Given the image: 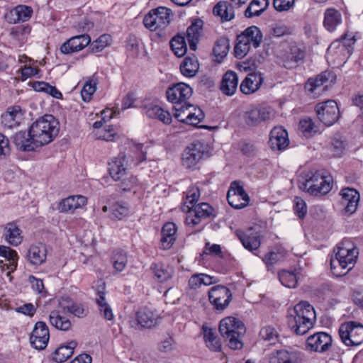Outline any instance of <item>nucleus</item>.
I'll use <instances>...</instances> for the list:
<instances>
[{
	"label": "nucleus",
	"mask_w": 363,
	"mask_h": 363,
	"mask_svg": "<svg viewBox=\"0 0 363 363\" xmlns=\"http://www.w3.org/2000/svg\"><path fill=\"white\" fill-rule=\"evenodd\" d=\"M264 82V77L260 72L248 74L242 81L240 89L244 94H251L258 91Z\"/></svg>",
	"instance_id": "obj_22"
},
{
	"label": "nucleus",
	"mask_w": 363,
	"mask_h": 363,
	"mask_svg": "<svg viewBox=\"0 0 363 363\" xmlns=\"http://www.w3.org/2000/svg\"><path fill=\"white\" fill-rule=\"evenodd\" d=\"M294 211L300 218H304L307 212L305 201L301 198L296 197L294 199Z\"/></svg>",
	"instance_id": "obj_59"
},
{
	"label": "nucleus",
	"mask_w": 363,
	"mask_h": 363,
	"mask_svg": "<svg viewBox=\"0 0 363 363\" xmlns=\"http://www.w3.org/2000/svg\"><path fill=\"white\" fill-rule=\"evenodd\" d=\"M279 279L281 283L286 287L295 288L298 279L296 274L287 270H282L279 273Z\"/></svg>",
	"instance_id": "obj_49"
},
{
	"label": "nucleus",
	"mask_w": 363,
	"mask_h": 363,
	"mask_svg": "<svg viewBox=\"0 0 363 363\" xmlns=\"http://www.w3.org/2000/svg\"><path fill=\"white\" fill-rule=\"evenodd\" d=\"M91 42L89 35L86 34L74 36L64 43L60 47L63 54H70L84 49Z\"/></svg>",
	"instance_id": "obj_21"
},
{
	"label": "nucleus",
	"mask_w": 363,
	"mask_h": 363,
	"mask_svg": "<svg viewBox=\"0 0 363 363\" xmlns=\"http://www.w3.org/2000/svg\"><path fill=\"white\" fill-rule=\"evenodd\" d=\"M229 49L230 42L228 38L223 37L216 42L213 51L218 62H220L225 57H226Z\"/></svg>",
	"instance_id": "obj_44"
},
{
	"label": "nucleus",
	"mask_w": 363,
	"mask_h": 363,
	"mask_svg": "<svg viewBox=\"0 0 363 363\" xmlns=\"http://www.w3.org/2000/svg\"><path fill=\"white\" fill-rule=\"evenodd\" d=\"M17 112L15 111H7L1 116V123L8 128H12L18 125L16 121Z\"/></svg>",
	"instance_id": "obj_53"
},
{
	"label": "nucleus",
	"mask_w": 363,
	"mask_h": 363,
	"mask_svg": "<svg viewBox=\"0 0 363 363\" xmlns=\"http://www.w3.org/2000/svg\"><path fill=\"white\" fill-rule=\"evenodd\" d=\"M158 315L149 308H144L136 313L138 325L143 328H150L157 323Z\"/></svg>",
	"instance_id": "obj_36"
},
{
	"label": "nucleus",
	"mask_w": 363,
	"mask_h": 363,
	"mask_svg": "<svg viewBox=\"0 0 363 363\" xmlns=\"http://www.w3.org/2000/svg\"><path fill=\"white\" fill-rule=\"evenodd\" d=\"M182 74L188 77L196 75L199 70V63L196 57H187L180 65Z\"/></svg>",
	"instance_id": "obj_42"
},
{
	"label": "nucleus",
	"mask_w": 363,
	"mask_h": 363,
	"mask_svg": "<svg viewBox=\"0 0 363 363\" xmlns=\"http://www.w3.org/2000/svg\"><path fill=\"white\" fill-rule=\"evenodd\" d=\"M154 274L160 282H164L172 278L174 274L172 267L162 263L155 264L152 266Z\"/></svg>",
	"instance_id": "obj_41"
},
{
	"label": "nucleus",
	"mask_w": 363,
	"mask_h": 363,
	"mask_svg": "<svg viewBox=\"0 0 363 363\" xmlns=\"http://www.w3.org/2000/svg\"><path fill=\"white\" fill-rule=\"evenodd\" d=\"M275 113L272 108L259 105L252 106L244 113V119L247 125L256 126L262 123L269 121L274 118Z\"/></svg>",
	"instance_id": "obj_12"
},
{
	"label": "nucleus",
	"mask_w": 363,
	"mask_h": 363,
	"mask_svg": "<svg viewBox=\"0 0 363 363\" xmlns=\"http://www.w3.org/2000/svg\"><path fill=\"white\" fill-rule=\"evenodd\" d=\"M203 339L206 346L213 351H219L221 348L220 341L216 336L213 330L208 327L203 326Z\"/></svg>",
	"instance_id": "obj_43"
},
{
	"label": "nucleus",
	"mask_w": 363,
	"mask_h": 363,
	"mask_svg": "<svg viewBox=\"0 0 363 363\" xmlns=\"http://www.w3.org/2000/svg\"><path fill=\"white\" fill-rule=\"evenodd\" d=\"M111 218L122 220L129 214V206L124 202H116L110 207Z\"/></svg>",
	"instance_id": "obj_45"
},
{
	"label": "nucleus",
	"mask_w": 363,
	"mask_h": 363,
	"mask_svg": "<svg viewBox=\"0 0 363 363\" xmlns=\"http://www.w3.org/2000/svg\"><path fill=\"white\" fill-rule=\"evenodd\" d=\"M342 18L340 11L329 8L324 13L323 26L329 32H333L342 23Z\"/></svg>",
	"instance_id": "obj_32"
},
{
	"label": "nucleus",
	"mask_w": 363,
	"mask_h": 363,
	"mask_svg": "<svg viewBox=\"0 0 363 363\" xmlns=\"http://www.w3.org/2000/svg\"><path fill=\"white\" fill-rule=\"evenodd\" d=\"M86 202V198L83 196H71L61 201L58 210L62 213H73L76 209L85 206Z\"/></svg>",
	"instance_id": "obj_28"
},
{
	"label": "nucleus",
	"mask_w": 363,
	"mask_h": 363,
	"mask_svg": "<svg viewBox=\"0 0 363 363\" xmlns=\"http://www.w3.org/2000/svg\"><path fill=\"white\" fill-rule=\"evenodd\" d=\"M108 172L115 181H121L123 191L130 190L137 182V179L133 176L127 177V161L124 153H120L108 162Z\"/></svg>",
	"instance_id": "obj_7"
},
{
	"label": "nucleus",
	"mask_w": 363,
	"mask_h": 363,
	"mask_svg": "<svg viewBox=\"0 0 363 363\" xmlns=\"http://www.w3.org/2000/svg\"><path fill=\"white\" fill-rule=\"evenodd\" d=\"M333 187V178L323 171L311 170L305 175V181L299 188L310 195L320 196L327 194Z\"/></svg>",
	"instance_id": "obj_5"
},
{
	"label": "nucleus",
	"mask_w": 363,
	"mask_h": 363,
	"mask_svg": "<svg viewBox=\"0 0 363 363\" xmlns=\"http://www.w3.org/2000/svg\"><path fill=\"white\" fill-rule=\"evenodd\" d=\"M189 208L186 223L189 225L195 226L199 224L202 219L214 217V209L207 203H201L196 206H187Z\"/></svg>",
	"instance_id": "obj_14"
},
{
	"label": "nucleus",
	"mask_w": 363,
	"mask_h": 363,
	"mask_svg": "<svg viewBox=\"0 0 363 363\" xmlns=\"http://www.w3.org/2000/svg\"><path fill=\"white\" fill-rule=\"evenodd\" d=\"M50 339V333L48 325L45 322L38 321L30 337L31 345L39 350L45 349Z\"/></svg>",
	"instance_id": "obj_18"
},
{
	"label": "nucleus",
	"mask_w": 363,
	"mask_h": 363,
	"mask_svg": "<svg viewBox=\"0 0 363 363\" xmlns=\"http://www.w3.org/2000/svg\"><path fill=\"white\" fill-rule=\"evenodd\" d=\"M339 336L346 346H357L363 341V325L356 321H347L339 328Z\"/></svg>",
	"instance_id": "obj_9"
},
{
	"label": "nucleus",
	"mask_w": 363,
	"mask_h": 363,
	"mask_svg": "<svg viewBox=\"0 0 363 363\" xmlns=\"http://www.w3.org/2000/svg\"><path fill=\"white\" fill-rule=\"evenodd\" d=\"M192 89L185 83H177L169 87L166 91L167 100L174 105L188 102L192 95Z\"/></svg>",
	"instance_id": "obj_16"
},
{
	"label": "nucleus",
	"mask_w": 363,
	"mask_h": 363,
	"mask_svg": "<svg viewBox=\"0 0 363 363\" xmlns=\"http://www.w3.org/2000/svg\"><path fill=\"white\" fill-rule=\"evenodd\" d=\"M316 320L313 307L306 301H301L288 310L287 323L298 335H305L311 329Z\"/></svg>",
	"instance_id": "obj_2"
},
{
	"label": "nucleus",
	"mask_w": 363,
	"mask_h": 363,
	"mask_svg": "<svg viewBox=\"0 0 363 363\" xmlns=\"http://www.w3.org/2000/svg\"><path fill=\"white\" fill-rule=\"evenodd\" d=\"M246 331L245 325L234 317H226L220 321L219 333L232 350H240L243 347L242 337Z\"/></svg>",
	"instance_id": "obj_4"
},
{
	"label": "nucleus",
	"mask_w": 363,
	"mask_h": 363,
	"mask_svg": "<svg viewBox=\"0 0 363 363\" xmlns=\"http://www.w3.org/2000/svg\"><path fill=\"white\" fill-rule=\"evenodd\" d=\"M333 340L330 335L326 333H317L308 337L306 347L307 350L317 352L328 351L332 346Z\"/></svg>",
	"instance_id": "obj_19"
},
{
	"label": "nucleus",
	"mask_w": 363,
	"mask_h": 363,
	"mask_svg": "<svg viewBox=\"0 0 363 363\" xmlns=\"http://www.w3.org/2000/svg\"><path fill=\"white\" fill-rule=\"evenodd\" d=\"M0 257L6 258L9 262V263L3 264V261H1L0 263L2 264L1 267L3 270H4L5 268L9 270L7 273V275H9L11 272L16 269L18 259L17 252L9 247L0 245Z\"/></svg>",
	"instance_id": "obj_33"
},
{
	"label": "nucleus",
	"mask_w": 363,
	"mask_h": 363,
	"mask_svg": "<svg viewBox=\"0 0 363 363\" xmlns=\"http://www.w3.org/2000/svg\"><path fill=\"white\" fill-rule=\"evenodd\" d=\"M359 250L350 240L345 239L334 249L330 258V269L336 277L347 274L355 265Z\"/></svg>",
	"instance_id": "obj_1"
},
{
	"label": "nucleus",
	"mask_w": 363,
	"mask_h": 363,
	"mask_svg": "<svg viewBox=\"0 0 363 363\" xmlns=\"http://www.w3.org/2000/svg\"><path fill=\"white\" fill-rule=\"evenodd\" d=\"M294 3V0H274L273 5L278 11L289 10Z\"/></svg>",
	"instance_id": "obj_64"
},
{
	"label": "nucleus",
	"mask_w": 363,
	"mask_h": 363,
	"mask_svg": "<svg viewBox=\"0 0 363 363\" xmlns=\"http://www.w3.org/2000/svg\"><path fill=\"white\" fill-rule=\"evenodd\" d=\"M289 144L288 133L282 127H274L270 132L269 145L273 150H283Z\"/></svg>",
	"instance_id": "obj_20"
},
{
	"label": "nucleus",
	"mask_w": 363,
	"mask_h": 363,
	"mask_svg": "<svg viewBox=\"0 0 363 363\" xmlns=\"http://www.w3.org/2000/svg\"><path fill=\"white\" fill-rule=\"evenodd\" d=\"M21 230L14 223H9L4 229L3 237L11 245L18 246L22 242Z\"/></svg>",
	"instance_id": "obj_34"
},
{
	"label": "nucleus",
	"mask_w": 363,
	"mask_h": 363,
	"mask_svg": "<svg viewBox=\"0 0 363 363\" xmlns=\"http://www.w3.org/2000/svg\"><path fill=\"white\" fill-rule=\"evenodd\" d=\"M60 124L52 115H45L33 122L30 127V134L34 137L39 147L52 142L58 135Z\"/></svg>",
	"instance_id": "obj_3"
},
{
	"label": "nucleus",
	"mask_w": 363,
	"mask_h": 363,
	"mask_svg": "<svg viewBox=\"0 0 363 363\" xmlns=\"http://www.w3.org/2000/svg\"><path fill=\"white\" fill-rule=\"evenodd\" d=\"M306 57L305 48L296 43H291L283 57V65L287 69L296 67Z\"/></svg>",
	"instance_id": "obj_17"
},
{
	"label": "nucleus",
	"mask_w": 363,
	"mask_h": 363,
	"mask_svg": "<svg viewBox=\"0 0 363 363\" xmlns=\"http://www.w3.org/2000/svg\"><path fill=\"white\" fill-rule=\"evenodd\" d=\"M143 111L150 118L157 119L161 113V107L153 104H148L143 106Z\"/></svg>",
	"instance_id": "obj_56"
},
{
	"label": "nucleus",
	"mask_w": 363,
	"mask_h": 363,
	"mask_svg": "<svg viewBox=\"0 0 363 363\" xmlns=\"http://www.w3.org/2000/svg\"><path fill=\"white\" fill-rule=\"evenodd\" d=\"M171 48L175 55L180 57L185 55L187 50L185 38L181 35H177L170 42Z\"/></svg>",
	"instance_id": "obj_46"
},
{
	"label": "nucleus",
	"mask_w": 363,
	"mask_h": 363,
	"mask_svg": "<svg viewBox=\"0 0 363 363\" xmlns=\"http://www.w3.org/2000/svg\"><path fill=\"white\" fill-rule=\"evenodd\" d=\"M236 235L243 247L250 251L257 250L261 245L259 234L254 232L252 229H249L247 233L242 230H236Z\"/></svg>",
	"instance_id": "obj_26"
},
{
	"label": "nucleus",
	"mask_w": 363,
	"mask_h": 363,
	"mask_svg": "<svg viewBox=\"0 0 363 363\" xmlns=\"http://www.w3.org/2000/svg\"><path fill=\"white\" fill-rule=\"evenodd\" d=\"M172 12L166 7H158L151 10L144 18L145 26L150 30L164 29L171 22Z\"/></svg>",
	"instance_id": "obj_11"
},
{
	"label": "nucleus",
	"mask_w": 363,
	"mask_h": 363,
	"mask_svg": "<svg viewBox=\"0 0 363 363\" xmlns=\"http://www.w3.org/2000/svg\"><path fill=\"white\" fill-rule=\"evenodd\" d=\"M33 9L26 5H18L9 11L5 15V18L9 23H18L28 21L32 16Z\"/></svg>",
	"instance_id": "obj_25"
},
{
	"label": "nucleus",
	"mask_w": 363,
	"mask_h": 363,
	"mask_svg": "<svg viewBox=\"0 0 363 363\" xmlns=\"http://www.w3.org/2000/svg\"><path fill=\"white\" fill-rule=\"evenodd\" d=\"M60 306L63 311L73 314L77 318H84L86 316L88 311L83 304L72 301L69 297L63 298L60 301Z\"/></svg>",
	"instance_id": "obj_35"
},
{
	"label": "nucleus",
	"mask_w": 363,
	"mask_h": 363,
	"mask_svg": "<svg viewBox=\"0 0 363 363\" xmlns=\"http://www.w3.org/2000/svg\"><path fill=\"white\" fill-rule=\"evenodd\" d=\"M342 204L345 206V211L348 214L354 213L359 201V192L352 188H346L341 191Z\"/></svg>",
	"instance_id": "obj_24"
},
{
	"label": "nucleus",
	"mask_w": 363,
	"mask_h": 363,
	"mask_svg": "<svg viewBox=\"0 0 363 363\" xmlns=\"http://www.w3.org/2000/svg\"><path fill=\"white\" fill-rule=\"evenodd\" d=\"M177 228L173 223H167L162 229L161 246L163 250L169 249L176 240Z\"/></svg>",
	"instance_id": "obj_37"
},
{
	"label": "nucleus",
	"mask_w": 363,
	"mask_h": 363,
	"mask_svg": "<svg viewBox=\"0 0 363 363\" xmlns=\"http://www.w3.org/2000/svg\"><path fill=\"white\" fill-rule=\"evenodd\" d=\"M13 143L17 149L24 152L33 151L40 147L35 143L34 137L30 134V128L28 131H19L13 136Z\"/></svg>",
	"instance_id": "obj_23"
},
{
	"label": "nucleus",
	"mask_w": 363,
	"mask_h": 363,
	"mask_svg": "<svg viewBox=\"0 0 363 363\" xmlns=\"http://www.w3.org/2000/svg\"><path fill=\"white\" fill-rule=\"evenodd\" d=\"M77 342L71 341L67 345H62L58 347L54 352L53 359L58 363H62L72 357Z\"/></svg>",
	"instance_id": "obj_39"
},
{
	"label": "nucleus",
	"mask_w": 363,
	"mask_h": 363,
	"mask_svg": "<svg viewBox=\"0 0 363 363\" xmlns=\"http://www.w3.org/2000/svg\"><path fill=\"white\" fill-rule=\"evenodd\" d=\"M209 156V147L197 140L189 144L182 154V164L186 168L194 167L201 160Z\"/></svg>",
	"instance_id": "obj_10"
},
{
	"label": "nucleus",
	"mask_w": 363,
	"mask_h": 363,
	"mask_svg": "<svg viewBox=\"0 0 363 363\" xmlns=\"http://www.w3.org/2000/svg\"><path fill=\"white\" fill-rule=\"evenodd\" d=\"M260 338L270 345L275 344L278 341L279 334L277 330L272 325H265L259 331Z\"/></svg>",
	"instance_id": "obj_47"
},
{
	"label": "nucleus",
	"mask_w": 363,
	"mask_h": 363,
	"mask_svg": "<svg viewBox=\"0 0 363 363\" xmlns=\"http://www.w3.org/2000/svg\"><path fill=\"white\" fill-rule=\"evenodd\" d=\"M228 191H231L232 194L238 196V197L241 198V199H246L247 201H249V196L245 192L243 187L240 186L236 181L231 183L230 189Z\"/></svg>",
	"instance_id": "obj_60"
},
{
	"label": "nucleus",
	"mask_w": 363,
	"mask_h": 363,
	"mask_svg": "<svg viewBox=\"0 0 363 363\" xmlns=\"http://www.w3.org/2000/svg\"><path fill=\"white\" fill-rule=\"evenodd\" d=\"M283 259V255L280 252H270L267 254L263 261L267 265H273Z\"/></svg>",
	"instance_id": "obj_63"
},
{
	"label": "nucleus",
	"mask_w": 363,
	"mask_h": 363,
	"mask_svg": "<svg viewBox=\"0 0 363 363\" xmlns=\"http://www.w3.org/2000/svg\"><path fill=\"white\" fill-rule=\"evenodd\" d=\"M28 261L33 265L43 264L47 258L46 246L42 243L31 245L26 255Z\"/></svg>",
	"instance_id": "obj_30"
},
{
	"label": "nucleus",
	"mask_w": 363,
	"mask_h": 363,
	"mask_svg": "<svg viewBox=\"0 0 363 363\" xmlns=\"http://www.w3.org/2000/svg\"><path fill=\"white\" fill-rule=\"evenodd\" d=\"M97 135L98 139L106 141H113L118 137L113 126H108V128L102 130Z\"/></svg>",
	"instance_id": "obj_57"
},
{
	"label": "nucleus",
	"mask_w": 363,
	"mask_h": 363,
	"mask_svg": "<svg viewBox=\"0 0 363 363\" xmlns=\"http://www.w3.org/2000/svg\"><path fill=\"white\" fill-rule=\"evenodd\" d=\"M299 129L306 137H311L317 131L313 121L311 118H304L299 122Z\"/></svg>",
	"instance_id": "obj_51"
},
{
	"label": "nucleus",
	"mask_w": 363,
	"mask_h": 363,
	"mask_svg": "<svg viewBox=\"0 0 363 363\" xmlns=\"http://www.w3.org/2000/svg\"><path fill=\"white\" fill-rule=\"evenodd\" d=\"M269 363H300L298 354L295 351L277 350L268 356Z\"/></svg>",
	"instance_id": "obj_27"
},
{
	"label": "nucleus",
	"mask_w": 363,
	"mask_h": 363,
	"mask_svg": "<svg viewBox=\"0 0 363 363\" xmlns=\"http://www.w3.org/2000/svg\"><path fill=\"white\" fill-rule=\"evenodd\" d=\"M96 82L93 79H88L83 86L81 96L84 101L89 102L96 90Z\"/></svg>",
	"instance_id": "obj_50"
},
{
	"label": "nucleus",
	"mask_w": 363,
	"mask_h": 363,
	"mask_svg": "<svg viewBox=\"0 0 363 363\" xmlns=\"http://www.w3.org/2000/svg\"><path fill=\"white\" fill-rule=\"evenodd\" d=\"M269 4V0H252L245 10V16L252 18L260 16L267 9Z\"/></svg>",
	"instance_id": "obj_40"
},
{
	"label": "nucleus",
	"mask_w": 363,
	"mask_h": 363,
	"mask_svg": "<svg viewBox=\"0 0 363 363\" xmlns=\"http://www.w3.org/2000/svg\"><path fill=\"white\" fill-rule=\"evenodd\" d=\"M110 36L103 35L91 44V49L93 52L101 51L109 45Z\"/></svg>",
	"instance_id": "obj_54"
},
{
	"label": "nucleus",
	"mask_w": 363,
	"mask_h": 363,
	"mask_svg": "<svg viewBox=\"0 0 363 363\" xmlns=\"http://www.w3.org/2000/svg\"><path fill=\"white\" fill-rule=\"evenodd\" d=\"M174 111L175 118L191 125L196 126L204 119L202 110L189 102L174 105Z\"/></svg>",
	"instance_id": "obj_8"
},
{
	"label": "nucleus",
	"mask_w": 363,
	"mask_h": 363,
	"mask_svg": "<svg viewBox=\"0 0 363 363\" xmlns=\"http://www.w3.org/2000/svg\"><path fill=\"white\" fill-rule=\"evenodd\" d=\"M262 39V33L258 27L252 26L247 28L237 37L234 48L235 56L239 58L245 57L251 48H259Z\"/></svg>",
	"instance_id": "obj_6"
},
{
	"label": "nucleus",
	"mask_w": 363,
	"mask_h": 363,
	"mask_svg": "<svg viewBox=\"0 0 363 363\" xmlns=\"http://www.w3.org/2000/svg\"><path fill=\"white\" fill-rule=\"evenodd\" d=\"M65 311L60 306V308L53 310L50 313L49 321L52 326L56 329L68 331L72 328V323L67 318L65 317L62 313Z\"/></svg>",
	"instance_id": "obj_29"
},
{
	"label": "nucleus",
	"mask_w": 363,
	"mask_h": 363,
	"mask_svg": "<svg viewBox=\"0 0 363 363\" xmlns=\"http://www.w3.org/2000/svg\"><path fill=\"white\" fill-rule=\"evenodd\" d=\"M201 29V21L192 23L186 30V38H199Z\"/></svg>",
	"instance_id": "obj_62"
},
{
	"label": "nucleus",
	"mask_w": 363,
	"mask_h": 363,
	"mask_svg": "<svg viewBox=\"0 0 363 363\" xmlns=\"http://www.w3.org/2000/svg\"><path fill=\"white\" fill-rule=\"evenodd\" d=\"M213 13L220 17L222 21H229L235 17L233 6L226 1L218 2L213 8Z\"/></svg>",
	"instance_id": "obj_38"
},
{
	"label": "nucleus",
	"mask_w": 363,
	"mask_h": 363,
	"mask_svg": "<svg viewBox=\"0 0 363 363\" xmlns=\"http://www.w3.org/2000/svg\"><path fill=\"white\" fill-rule=\"evenodd\" d=\"M318 81H320V84H323L324 88L330 86L331 84L335 83V76L331 72L325 71L318 75Z\"/></svg>",
	"instance_id": "obj_58"
},
{
	"label": "nucleus",
	"mask_w": 363,
	"mask_h": 363,
	"mask_svg": "<svg viewBox=\"0 0 363 363\" xmlns=\"http://www.w3.org/2000/svg\"><path fill=\"white\" fill-rule=\"evenodd\" d=\"M112 262L114 269L117 272H122L128 263V257L125 252L117 250L113 252Z\"/></svg>",
	"instance_id": "obj_48"
},
{
	"label": "nucleus",
	"mask_w": 363,
	"mask_h": 363,
	"mask_svg": "<svg viewBox=\"0 0 363 363\" xmlns=\"http://www.w3.org/2000/svg\"><path fill=\"white\" fill-rule=\"evenodd\" d=\"M238 86V77L237 73L233 71H228L223 76L220 83L221 91L227 95H233Z\"/></svg>",
	"instance_id": "obj_31"
},
{
	"label": "nucleus",
	"mask_w": 363,
	"mask_h": 363,
	"mask_svg": "<svg viewBox=\"0 0 363 363\" xmlns=\"http://www.w3.org/2000/svg\"><path fill=\"white\" fill-rule=\"evenodd\" d=\"M315 111L318 119L328 126L334 124L340 117L339 108L333 100H328L317 104Z\"/></svg>",
	"instance_id": "obj_13"
},
{
	"label": "nucleus",
	"mask_w": 363,
	"mask_h": 363,
	"mask_svg": "<svg viewBox=\"0 0 363 363\" xmlns=\"http://www.w3.org/2000/svg\"><path fill=\"white\" fill-rule=\"evenodd\" d=\"M227 199L228 203L234 208H242L245 207L249 201L247 199H241V198L238 197L235 194H232L231 191H228L227 194Z\"/></svg>",
	"instance_id": "obj_52"
},
{
	"label": "nucleus",
	"mask_w": 363,
	"mask_h": 363,
	"mask_svg": "<svg viewBox=\"0 0 363 363\" xmlns=\"http://www.w3.org/2000/svg\"><path fill=\"white\" fill-rule=\"evenodd\" d=\"M231 296L230 291L223 286H213L208 291L210 303L218 311H223L229 305Z\"/></svg>",
	"instance_id": "obj_15"
},
{
	"label": "nucleus",
	"mask_w": 363,
	"mask_h": 363,
	"mask_svg": "<svg viewBox=\"0 0 363 363\" xmlns=\"http://www.w3.org/2000/svg\"><path fill=\"white\" fill-rule=\"evenodd\" d=\"M11 153V147L9 139L0 133V159H5Z\"/></svg>",
	"instance_id": "obj_55"
},
{
	"label": "nucleus",
	"mask_w": 363,
	"mask_h": 363,
	"mask_svg": "<svg viewBox=\"0 0 363 363\" xmlns=\"http://www.w3.org/2000/svg\"><path fill=\"white\" fill-rule=\"evenodd\" d=\"M200 197V190L196 186L190 187L186 192V203H189L192 206L197 202Z\"/></svg>",
	"instance_id": "obj_61"
}]
</instances>
